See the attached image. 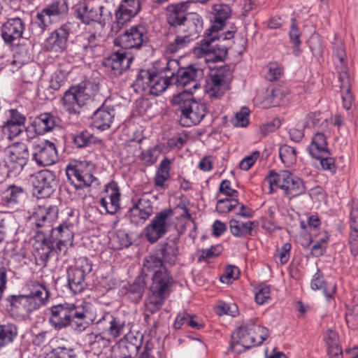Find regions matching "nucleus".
Wrapping results in <instances>:
<instances>
[{"mask_svg": "<svg viewBox=\"0 0 358 358\" xmlns=\"http://www.w3.org/2000/svg\"><path fill=\"white\" fill-rule=\"evenodd\" d=\"M95 318L90 314L86 303H63L50 308L49 322L56 331L70 327L78 334L84 331Z\"/></svg>", "mask_w": 358, "mask_h": 358, "instance_id": "obj_1", "label": "nucleus"}, {"mask_svg": "<svg viewBox=\"0 0 358 358\" xmlns=\"http://www.w3.org/2000/svg\"><path fill=\"white\" fill-rule=\"evenodd\" d=\"M50 292L44 283L34 282L27 294L10 295L6 299V309L10 317L18 321L29 318L30 314L45 306Z\"/></svg>", "mask_w": 358, "mask_h": 358, "instance_id": "obj_2", "label": "nucleus"}, {"mask_svg": "<svg viewBox=\"0 0 358 358\" xmlns=\"http://www.w3.org/2000/svg\"><path fill=\"white\" fill-rule=\"evenodd\" d=\"M162 62L164 66L162 68L160 73L145 69L139 71L133 83L136 92L158 96L173 83L175 70L178 67V62L176 59H164Z\"/></svg>", "mask_w": 358, "mask_h": 358, "instance_id": "obj_3", "label": "nucleus"}, {"mask_svg": "<svg viewBox=\"0 0 358 358\" xmlns=\"http://www.w3.org/2000/svg\"><path fill=\"white\" fill-rule=\"evenodd\" d=\"M143 271L146 275H152L150 292L153 296L168 298L175 285L172 273L162 261V258L155 255L147 256L143 261Z\"/></svg>", "mask_w": 358, "mask_h": 358, "instance_id": "obj_4", "label": "nucleus"}, {"mask_svg": "<svg viewBox=\"0 0 358 358\" xmlns=\"http://www.w3.org/2000/svg\"><path fill=\"white\" fill-rule=\"evenodd\" d=\"M171 103L180 113V124L185 127L199 124L207 113L206 103L194 99L192 88L174 96Z\"/></svg>", "mask_w": 358, "mask_h": 358, "instance_id": "obj_5", "label": "nucleus"}, {"mask_svg": "<svg viewBox=\"0 0 358 358\" xmlns=\"http://www.w3.org/2000/svg\"><path fill=\"white\" fill-rule=\"evenodd\" d=\"M236 30L227 31L223 34H218L216 32H205V38L197 43L193 49V54L197 58H203L206 64H215L223 62L227 57L228 49L223 45H215L213 43L216 40L224 41L232 39ZM210 68L213 66H209Z\"/></svg>", "mask_w": 358, "mask_h": 358, "instance_id": "obj_6", "label": "nucleus"}, {"mask_svg": "<svg viewBox=\"0 0 358 358\" xmlns=\"http://www.w3.org/2000/svg\"><path fill=\"white\" fill-rule=\"evenodd\" d=\"M99 90V84L95 81H88L77 86H72L66 90L62 97L64 109L69 114L80 113V108L94 99Z\"/></svg>", "mask_w": 358, "mask_h": 358, "instance_id": "obj_7", "label": "nucleus"}, {"mask_svg": "<svg viewBox=\"0 0 358 358\" xmlns=\"http://www.w3.org/2000/svg\"><path fill=\"white\" fill-rule=\"evenodd\" d=\"M29 158V150L24 143L10 145L0 150V171L15 176L22 171Z\"/></svg>", "mask_w": 358, "mask_h": 358, "instance_id": "obj_8", "label": "nucleus"}, {"mask_svg": "<svg viewBox=\"0 0 358 358\" xmlns=\"http://www.w3.org/2000/svg\"><path fill=\"white\" fill-rule=\"evenodd\" d=\"M188 3L181 1L171 3L166 8V19L169 30L184 31L189 29L191 25L199 27L198 29H203V20L195 13H188Z\"/></svg>", "mask_w": 358, "mask_h": 358, "instance_id": "obj_9", "label": "nucleus"}, {"mask_svg": "<svg viewBox=\"0 0 358 358\" xmlns=\"http://www.w3.org/2000/svg\"><path fill=\"white\" fill-rule=\"evenodd\" d=\"M73 11L75 17L82 23L96 22L101 28L111 19L110 13L98 0L79 1L73 6Z\"/></svg>", "mask_w": 358, "mask_h": 358, "instance_id": "obj_10", "label": "nucleus"}, {"mask_svg": "<svg viewBox=\"0 0 358 358\" xmlns=\"http://www.w3.org/2000/svg\"><path fill=\"white\" fill-rule=\"evenodd\" d=\"M266 180L271 189H280L289 199L300 196L306 192L303 180L287 170L279 172L271 170Z\"/></svg>", "mask_w": 358, "mask_h": 358, "instance_id": "obj_11", "label": "nucleus"}, {"mask_svg": "<svg viewBox=\"0 0 358 358\" xmlns=\"http://www.w3.org/2000/svg\"><path fill=\"white\" fill-rule=\"evenodd\" d=\"M78 223V216L71 210L67 217L55 228L51 229L50 236L52 243H55L59 252L65 251L68 245H72L75 229Z\"/></svg>", "mask_w": 358, "mask_h": 358, "instance_id": "obj_12", "label": "nucleus"}, {"mask_svg": "<svg viewBox=\"0 0 358 358\" xmlns=\"http://www.w3.org/2000/svg\"><path fill=\"white\" fill-rule=\"evenodd\" d=\"M95 324L97 329L109 338V343L124 337L128 331L125 320L108 312L104 313Z\"/></svg>", "mask_w": 358, "mask_h": 358, "instance_id": "obj_13", "label": "nucleus"}, {"mask_svg": "<svg viewBox=\"0 0 358 358\" xmlns=\"http://www.w3.org/2000/svg\"><path fill=\"white\" fill-rule=\"evenodd\" d=\"M173 215L171 208L162 209L155 215L145 229V237L150 243L157 242L169 231Z\"/></svg>", "mask_w": 358, "mask_h": 358, "instance_id": "obj_14", "label": "nucleus"}, {"mask_svg": "<svg viewBox=\"0 0 358 358\" xmlns=\"http://www.w3.org/2000/svg\"><path fill=\"white\" fill-rule=\"evenodd\" d=\"M92 262L85 257H79L75 265L68 268V284L74 294L80 293L85 288V277L92 271Z\"/></svg>", "mask_w": 358, "mask_h": 358, "instance_id": "obj_15", "label": "nucleus"}, {"mask_svg": "<svg viewBox=\"0 0 358 358\" xmlns=\"http://www.w3.org/2000/svg\"><path fill=\"white\" fill-rule=\"evenodd\" d=\"M198 27L190 24L189 29H184V31L169 29L166 35V52L173 54L187 46L196 39L202 31L203 29H198Z\"/></svg>", "mask_w": 358, "mask_h": 358, "instance_id": "obj_16", "label": "nucleus"}, {"mask_svg": "<svg viewBox=\"0 0 358 358\" xmlns=\"http://www.w3.org/2000/svg\"><path fill=\"white\" fill-rule=\"evenodd\" d=\"M232 71L229 65L217 67L208 83L207 94L211 99L221 97L229 89Z\"/></svg>", "mask_w": 358, "mask_h": 358, "instance_id": "obj_17", "label": "nucleus"}, {"mask_svg": "<svg viewBox=\"0 0 358 358\" xmlns=\"http://www.w3.org/2000/svg\"><path fill=\"white\" fill-rule=\"evenodd\" d=\"M55 175L52 171L45 169L37 172L31 177L33 194L38 199L50 196L55 191Z\"/></svg>", "mask_w": 358, "mask_h": 358, "instance_id": "obj_18", "label": "nucleus"}, {"mask_svg": "<svg viewBox=\"0 0 358 358\" xmlns=\"http://www.w3.org/2000/svg\"><path fill=\"white\" fill-rule=\"evenodd\" d=\"M66 173L71 184L76 189L89 187L93 184H99L98 179L90 173L82 162L69 164Z\"/></svg>", "mask_w": 358, "mask_h": 358, "instance_id": "obj_19", "label": "nucleus"}, {"mask_svg": "<svg viewBox=\"0 0 358 358\" xmlns=\"http://www.w3.org/2000/svg\"><path fill=\"white\" fill-rule=\"evenodd\" d=\"M141 0H122L115 10V20L112 24V30L118 32L128 22L141 10Z\"/></svg>", "mask_w": 358, "mask_h": 358, "instance_id": "obj_20", "label": "nucleus"}, {"mask_svg": "<svg viewBox=\"0 0 358 358\" xmlns=\"http://www.w3.org/2000/svg\"><path fill=\"white\" fill-rule=\"evenodd\" d=\"M148 40L147 29L142 24L131 27L117 39L119 45L123 49L140 48Z\"/></svg>", "mask_w": 358, "mask_h": 358, "instance_id": "obj_21", "label": "nucleus"}, {"mask_svg": "<svg viewBox=\"0 0 358 358\" xmlns=\"http://www.w3.org/2000/svg\"><path fill=\"white\" fill-rule=\"evenodd\" d=\"M58 159V154L55 143L49 141H43L34 144L32 152V160L39 166L54 164Z\"/></svg>", "mask_w": 358, "mask_h": 358, "instance_id": "obj_22", "label": "nucleus"}, {"mask_svg": "<svg viewBox=\"0 0 358 358\" xmlns=\"http://www.w3.org/2000/svg\"><path fill=\"white\" fill-rule=\"evenodd\" d=\"M99 204L106 213L113 215L120 208V192L117 183L113 180L105 185L100 194Z\"/></svg>", "mask_w": 358, "mask_h": 358, "instance_id": "obj_23", "label": "nucleus"}, {"mask_svg": "<svg viewBox=\"0 0 358 358\" xmlns=\"http://www.w3.org/2000/svg\"><path fill=\"white\" fill-rule=\"evenodd\" d=\"M251 325H253V320L247 321L231 334L230 350L241 353L254 347L250 333Z\"/></svg>", "mask_w": 358, "mask_h": 358, "instance_id": "obj_24", "label": "nucleus"}, {"mask_svg": "<svg viewBox=\"0 0 358 358\" xmlns=\"http://www.w3.org/2000/svg\"><path fill=\"white\" fill-rule=\"evenodd\" d=\"M153 213V206L150 200L140 198L134 202L128 210L126 217L135 226L143 225Z\"/></svg>", "mask_w": 358, "mask_h": 358, "instance_id": "obj_25", "label": "nucleus"}, {"mask_svg": "<svg viewBox=\"0 0 358 358\" xmlns=\"http://www.w3.org/2000/svg\"><path fill=\"white\" fill-rule=\"evenodd\" d=\"M6 120L1 126L2 132L9 139L18 136L24 129L26 117L16 109H9L6 112Z\"/></svg>", "mask_w": 358, "mask_h": 358, "instance_id": "obj_26", "label": "nucleus"}, {"mask_svg": "<svg viewBox=\"0 0 358 358\" xmlns=\"http://www.w3.org/2000/svg\"><path fill=\"white\" fill-rule=\"evenodd\" d=\"M70 34V24L65 23L50 33L45 40L44 46L50 52H60L64 51L67 45Z\"/></svg>", "mask_w": 358, "mask_h": 358, "instance_id": "obj_27", "label": "nucleus"}, {"mask_svg": "<svg viewBox=\"0 0 358 358\" xmlns=\"http://www.w3.org/2000/svg\"><path fill=\"white\" fill-rule=\"evenodd\" d=\"M140 349V345L120 340L112 348L111 358H134ZM151 348L145 346L139 358H155L150 354Z\"/></svg>", "mask_w": 358, "mask_h": 358, "instance_id": "obj_28", "label": "nucleus"}, {"mask_svg": "<svg viewBox=\"0 0 358 358\" xmlns=\"http://www.w3.org/2000/svg\"><path fill=\"white\" fill-rule=\"evenodd\" d=\"M132 60L133 58L122 50L105 58L103 64L108 72L117 76L129 68Z\"/></svg>", "mask_w": 358, "mask_h": 358, "instance_id": "obj_29", "label": "nucleus"}, {"mask_svg": "<svg viewBox=\"0 0 358 358\" xmlns=\"http://www.w3.org/2000/svg\"><path fill=\"white\" fill-rule=\"evenodd\" d=\"M24 29L25 22L22 18L11 17L2 24L1 35L6 43L11 44L22 36Z\"/></svg>", "mask_w": 358, "mask_h": 358, "instance_id": "obj_30", "label": "nucleus"}, {"mask_svg": "<svg viewBox=\"0 0 358 358\" xmlns=\"http://www.w3.org/2000/svg\"><path fill=\"white\" fill-rule=\"evenodd\" d=\"M59 209L57 206L46 203L38 206L32 215L35 226L38 229L50 227L58 218Z\"/></svg>", "mask_w": 358, "mask_h": 358, "instance_id": "obj_31", "label": "nucleus"}, {"mask_svg": "<svg viewBox=\"0 0 358 358\" xmlns=\"http://www.w3.org/2000/svg\"><path fill=\"white\" fill-rule=\"evenodd\" d=\"M179 65L178 64V67L175 70L173 83H175L177 87H182L192 85V88L194 91L198 87L196 78L201 74V69L192 65L186 68H180Z\"/></svg>", "mask_w": 358, "mask_h": 358, "instance_id": "obj_32", "label": "nucleus"}, {"mask_svg": "<svg viewBox=\"0 0 358 358\" xmlns=\"http://www.w3.org/2000/svg\"><path fill=\"white\" fill-rule=\"evenodd\" d=\"M350 232L348 245L350 254L358 256V201L352 200L350 203Z\"/></svg>", "mask_w": 358, "mask_h": 358, "instance_id": "obj_33", "label": "nucleus"}, {"mask_svg": "<svg viewBox=\"0 0 358 358\" xmlns=\"http://www.w3.org/2000/svg\"><path fill=\"white\" fill-rule=\"evenodd\" d=\"M231 10L225 4H216L213 6L212 24L206 30L208 32H216L222 29L227 20L231 17Z\"/></svg>", "mask_w": 358, "mask_h": 358, "instance_id": "obj_34", "label": "nucleus"}, {"mask_svg": "<svg viewBox=\"0 0 358 358\" xmlns=\"http://www.w3.org/2000/svg\"><path fill=\"white\" fill-rule=\"evenodd\" d=\"M85 42L83 48L85 56L94 57L101 55L103 48L101 45L102 41L100 33L87 32L84 35Z\"/></svg>", "mask_w": 358, "mask_h": 358, "instance_id": "obj_35", "label": "nucleus"}, {"mask_svg": "<svg viewBox=\"0 0 358 358\" xmlns=\"http://www.w3.org/2000/svg\"><path fill=\"white\" fill-rule=\"evenodd\" d=\"M308 154L312 158L320 157L321 155L329 154L327 136L323 132H315L307 148Z\"/></svg>", "mask_w": 358, "mask_h": 358, "instance_id": "obj_36", "label": "nucleus"}, {"mask_svg": "<svg viewBox=\"0 0 358 358\" xmlns=\"http://www.w3.org/2000/svg\"><path fill=\"white\" fill-rule=\"evenodd\" d=\"M57 117L50 113H44L38 115L34 120L32 126L38 135H43L51 131L58 123Z\"/></svg>", "mask_w": 358, "mask_h": 358, "instance_id": "obj_37", "label": "nucleus"}, {"mask_svg": "<svg viewBox=\"0 0 358 358\" xmlns=\"http://www.w3.org/2000/svg\"><path fill=\"white\" fill-rule=\"evenodd\" d=\"M44 11V9L42 8L41 10L37 12L36 15L31 19L30 31L35 36H41L50 25L57 22L51 16L46 15Z\"/></svg>", "mask_w": 358, "mask_h": 358, "instance_id": "obj_38", "label": "nucleus"}, {"mask_svg": "<svg viewBox=\"0 0 358 358\" xmlns=\"http://www.w3.org/2000/svg\"><path fill=\"white\" fill-rule=\"evenodd\" d=\"M114 118V110L99 108L92 117V126L101 131L110 128Z\"/></svg>", "mask_w": 358, "mask_h": 358, "instance_id": "obj_39", "label": "nucleus"}, {"mask_svg": "<svg viewBox=\"0 0 358 358\" xmlns=\"http://www.w3.org/2000/svg\"><path fill=\"white\" fill-rule=\"evenodd\" d=\"M24 195L22 187L10 185L0 196V205L12 208L20 201Z\"/></svg>", "mask_w": 358, "mask_h": 358, "instance_id": "obj_40", "label": "nucleus"}, {"mask_svg": "<svg viewBox=\"0 0 358 358\" xmlns=\"http://www.w3.org/2000/svg\"><path fill=\"white\" fill-rule=\"evenodd\" d=\"M172 162L167 157H164L159 162L154 177V182L156 187L163 189L166 187V183L170 178Z\"/></svg>", "mask_w": 358, "mask_h": 358, "instance_id": "obj_41", "label": "nucleus"}, {"mask_svg": "<svg viewBox=\"0 0 358 358\" xmlns=\"http://www.w3.org/2000/svg\"><path fill=\"white\" fill-rule=\"evenodd\" d=\"M255 226L253 221L242 222L232 218L229 222L230 233L235 237L243 238L252 235Z\"/></svg>", "mask_w": 358, "mask_h": 358, "instance_id": "obj_42", "label": "nucleus"}, {"mask_svg": "<svg viewBox=\"0 0 358 358\" xmlns=\"http://www.w3.org/2000/svg\"><path fill=\"white\" fill-rule=\"evenodd\" d=\"M43 9L46 15L58 21L68 13L69 6L66 0H52Z\"/></svg>", "mask_w": 358, "mask_h": 358, "instance_id": "obj_43", "label": "nucleus"}, {"mask_svg": "<svg viewBox=\"0 0 358 358\" xmlns=\"http://www.w3.org/2000/svg\"><path fill=\"white\" fill-rule=\"evenodd\" d=\"M310 287L315 291L323 289L324 294L327 300L333 298L336 290V286L334 284L329 287L325 286L324 274L320 269H317L313 275L310 282Z\"/></svg>", "mask_w": 358, "mask_h": 358, "instance_id": "obj_44", "label": "nucleus"}, {"mask_svg": "<svg viewBox=\"0 0 358 358\" xmlns=\"http://www.w3.org/2000/svg\"><path fill=\"white\" fill-rule=\"evenodd\" d=\"M154 255L159 257V255H161L162 262H164L169 265H173L177 259L178 248L175 243H165L161 245L157 253Z\"/></svg>", "mask_w": 358, "mask_h": 358, "instance_id": "obj_45", "label": "nucleus"}, {"mask_svg": "<svg viewBox=\"0 0 358 358\" xmlns=\"http://www.w3.org/2000/svg\"><path fill=\"white\" fill-rule=\"evenodd\" d=\"M161 152L160 144H156L146 150H141L138 156V159L142 162L145 166H150L157 162Z\"/></svg>", "mask_w": 358, "mask_h": 358, "instance_id": "obj_46", "label": "nucleus"}, {"mask_svg": "<svg viewBox=\"0 0 358 358\" xmlns=\"http://www.w3.org/2000/svg\"><path fill=\"white\" fill-rule=\"evenodd\" d=\"M17 335V327L16 325L7 323L0 324V350L11 343Z\"/></svg>", "mask_w": 358, "mask_h": 358, "instance_id": "obj_47", "label": "nucleus"}, {"mask_svg": "<svg viewBox=\"0 0 358 358\" xmlns=\"http://www.w3.org/2000/svg\"><path fill=\"white\" fill-rule=\"evenodd\" d=\"M250 336L254 344V347L262 345L265 340L269 336L268 329L253 320V325H251Z\"/></svg>", "mask_w": 358, "mask_h": 358, "instance_id": "obj_48", "label": "nucleus"}, {"mask_svg": "<svg viewBox=\"0 0 358 358\" xmlns=\"http://www.w3.org/2000/svg\"><path fill=\"white\" fill-rule=\"evenodd\" d=\"M279 157L286 167H292L296 163L297 152L294 147L282 145L279 148Z\"/></svg>", "mask_w": 358, "mask_h": 358, "instance_id": "obj_49", "label": "nucleus"}, {"mask_svg": "<svg viewBox=\"0 0 358 358\" xmlns=\"http://www.w3.org/2000/svg\"><path fill=\"white\" fill-rule=\"evenodd\" d=\"M145 282L141 277H138L128 288L127 295L134 302H138L143 297Z\"/></svg>", "mask_w": 358, "mask_h": 358, "instance_id": "obj_50", "label": "nucleus"}, {"mask_svg": "<svg viewBox=\"0 0 358 358\" xmlns=\"http://www.w3.org/2000/svg\"><path fill=\"white\" fill-rule=\"evenodd\" d=\"M239 202L238 199L225 198L220 199L217 201L215 210L220 215H225L234 210L238 206Z\"/></svg>", "mask_w": 358, "mask_h": 358, "instance_id": "obj_51", "label": "nucleus"}, {"mask_svg": "<svg viewBox=\"0 0 358 358\" xmlns=\"http://www.w3.org/2000/svg\"><path fill=\"white\" fill-rule=\"evenodd\" d=\"M253 293L256 303L263 305L267 303L271 297V286L261 283L253 288Z\"/></svg>", "mask_w": 358, "mask_h": 358, "instance_id": "obj_52", "label": "nucleus"}, {"mask_svg": "<svg viewBox=\"0 0 358 358\" xmlns=\"http://www.w3.org/2000/svg\"><path fill=\"white\" fill-rule=\"evenodd\" d=\"M187 134L177 133L167 140L166 146L169 150L179 151L187 143Z\"/></svg>", "mask_w": 358, "mask_h": 358, "instance_id": "obj_53", "label": "nucleus"}, {"mask_svg": "<svg viewBox=\"0 0 358 358\" xmlns=\"http://www.w3.org/2000/svg\"><path fill=\"white\" fill-rule=\"evenodd\" d=\"M65 81L66 78L64 72L56 71L50 76L49 87L47 90L54 96L55 92L59 90L61 87L64 85Z\"/></svg>", "mask_w": 358, "mask_h": 358, "instance_id": "obj_54", "label": "nucleus"}, {"mask_svg": "<svg viewBox=\"0 0 358 358\" xmlns=\"http://www.w3.org/2000/svg\"><path fill=\"white\" fill-rule=\"evenodd\" d=\"M131 244L129 234L124 230H117L113 238V245L115 250L128 248Z\"/></svg>", "mask_w": 358, "mask_h": 358, "instance_id": "obj_55", "label": "nucleus"}, {"mask_svg": "<svg viewBox=\"0 0 358 358\" xmlns=\"http://www.w3.org/2000/svg\"><path fill=\"white\" fill-rule=\"evenodd\" d=\"M85 341L92 348H95L96 345L97 347H100V345L103 347L108 346L110 343L109 338H106L103 331L98 334H87L85 336Z\"/></svg>", "mask_w": 358, "mask_h": 358, "instance_id": "obj_56", "label": "nucleus"}, {"mask_svg": "<svg viewBox=\"0 0 358 358\" xmlns=\"http://www.w3.org/2000/svg\"><path fill=\"white\" fill-rule=\"evenodd\" d=\"M313 159L320 161L322 170L329 171L331 174L336 173L337 170L336 160L334 157H330V152L329 154L321 155L320 157H314Z\"/></svg>", "mask_w": 358, "mask_h": 358, "instance_id": "obj_57", "label": "nucleus"}, {"mask_svg": "<svg viewBox=\"0 0 358 358\" xmlns=\"http://www.w3.org/2000/svg\"><path fill=\"white\" fill-rule=\"evenodd\" d=\"M166 299L162 296H153L150 294L148 300L146 301L145 304L146 310L151 313H155L160 309Z\"/></svg>", "mask_w": 358, "mask_h": 358, "instance_id": "obj_58", "label": "nucleus"}, {"mask_svg": "<svg viewBox=\"0 0 358 358\" xmlns=\"http://www.w3.org/2000/svg\"><path fill=\"white\" fill-rule=\"evenodd\" d=\"M50 358H76L77 355L72 348L57 347L51 351Z\"/></svg>", "mask_w": 358, "mask_h": 358, "instance_id": "obj_59", "label": "nucleus"}, {"mask_svg": "<svg viewBox=\"0 0 358 358\" xmlns=\"http://www.w3.org/2000/svg\"><path fill=\"white\" fill-rule=\"evenodd\" d=\"M283 66L276 62L270 63L268 65L266 78L271 82L278 80L283 74Z\"/></svg>", "mask_w": 358, "mask_h": 358, "instance_id": "obj_60", "label": "nucleus"}, {"mask_svg": "<svg viewBox=\"0 0 358 358\" xmlns=\"http://www.w3.org/2000/svg\"><path fill=\"white\" fill-rule=\"evenodd\" d=\"M250 110L248 108L243 107L238 112L232 120L234 126L236 127H245L249 123Z\"/></svg>", "mask_w": 358, "mask_h": 358, "instance_id": "obj_61", "label": "nucleus"}, {"mask_svg": "<svg viewBox=\"0 0 358 358\" xmlns=\"http://www.w3.org/2000/svg\"><path fill=\"white\" fill-rule=\"evenodd\" d=\"M239 276V269L237 266L229 265L226 267L224 273L220 276V281L229 284Z\"/></svg>", "mask_w": 358, "mask_h": 358, "instance_id": "obj_62", "label": "nucleus"}, {"mask_svg": "<svg viewBox=\"0 0 358 358\" xmlns=\"http://www.w3.org/2000/svg\"><path fill=\"white\" fill-rule=\"evenodd\" d=\"M93 136L87 131H83L76 135L73 143L78 148H85L92 143Z\"/></svg>", "mask_w": 358, "mask_h": 358, "instance_id": "obj_63", "label": "nucleus"}, {"mask_svg": "<svg viewBox=\"0 0 358 358\" xmlns=\"http://www.w3.org/2000/svg\"><path fill=\"white\" fill-rule=\"evenodd\" d=\"M220 193L226 198L238 199V192L231 187V182L229 180H223L219 187Z\"/></svg>", "mask_w": 358, "mask_h": 358, "instance_id": "obj_64", "label": "nucleus"}]
</instances>
